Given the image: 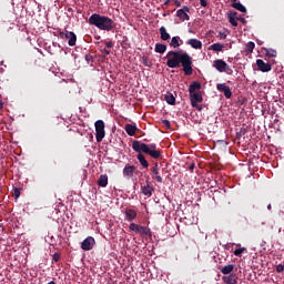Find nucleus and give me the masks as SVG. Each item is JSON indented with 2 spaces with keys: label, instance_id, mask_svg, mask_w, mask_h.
Segmentation results:
<instances>
[{
  "label": "nucleus",
  "instance_id": "obj_2",
  "mask_svg": "<svg viewBox=\"0 0 284 284\" xmlns=\"http://www.w3.org/2000/svg\"><path fill=\"white\" fill-rule=\"evenodd\" d=\"M132 150L138 153V161L144 169H148L149 162L142 152L152 159H160L162 156L161 149H158L156 144H145V142L139 140L132 141Z\"/></svg>",
  "mask_w": 284,
  "mask_h": 284
},
{
  "label": "nucleus",
  "instance_id": "obj_15",
  "mask_svg": "<svg viewBox=\"0 0 284 284\" xmlns=\"http://www.w3.org/2000/svg\"><path fill=\"white\" fill-rule=\"evenodd\" d=\"M186 44H190L191 48L195 49V50H201L203 48V43L201 42V40L192 38L189 39Z\"/></svg>",
  "mask_w": 284,
  "mask_h": 284
},
{
  "label": "nucleus",
  "instance_id": "obj_35",
  "mask_svg": "<svg viewBox=\"0 0 284 284\" xmlns=\"http://www.w3.org/2000/svg\"><path fill=\"white\" fill-rule=\"evenodd\" d=\"M21 196V189L20 187H13V197L19 199Z\"/></svg>",
  "mask_w": 284,
  "mask_h": 284
},
{
  "label": "nucleus",
  "instance_id": "obj_3",
  "mask_svg": "<svg viewBox=\"0 0 284 284\" xmlns=\"http://www.w3.org/2000/svg\"><path fill=\"white\" fill-rule=\"evenodd\" d=\"M89 23L104 31H112L116 27L113 19L105 16H100V13H92L89 18Z\"/></svg>",
  "mask_w": 284,
  "mask_h": 284
},
{
  "label": "nucleus",
  "instance_id": "obj_46",
  "mask_svg": "<svg viewBox=\"0 0 284 284\" xmlns=\"http://www.w3.org/2000/svg\"><path fill=\"white\" fill-rule=\"evenodd\" d=\"M170 2H171V0H164V6L169 7Z\"/></svg>",
  "mask_w": 284,
  "mask_h": 284
},
{
  "label": "nucleus",
  "instance_id": "obj_45",
  "mask_svg": "<svg viewBox=\"0 0 284 284\" xmlns=\"http://www.w3.org/2000/svg\"><path fill=\"white\" fill-rule=\"evenodd\" d=\"M195 169V164L193 163V164H191V165H189V170L190 171H193Z\"/></svg>",
  "mask_w": 284,
  "mask_h": 284
},
{
  "label": "nucleus",
  "instance_id": "obj_24",
  "mask_svg": "<svg viewBox=\"0 0 284 284\" xmlns=\"http://www.w3.org/2000/svg\"><path fill=\"white\" fill-rule=\"evenodd\" d=\"M237 16V12L236 11H233V12H230L229 13V22L232 24V27L236 28L239 27V22L237 20L235 19V17Z\"/></svg>",
  "mask_w": 284,
  "mask_h": 284
},
{
  "label": "nucleus",
  "instance_id": "obj_51",
  "mask_svg": "<svg viewBox=\"0 0 284 284\" xmlns=\"http://www.w3.org/2000/svg\"><path fill=\"white\" fill-rule=\"evenodd\" d=\"M232 1H233V3H236L237 0H232Z\"/></svg>",
  "mask_w": 284,
  "mask_h": 284
},
{
  "label": "nucleus",
  "instance_id": "obj_43",
  "mask_svg": "<svg viewBox=\"0 0 284 284\" xmlns=\"http://www.w3.org/2000/svg\"><path fill=\"white\" fill-rule=\"evenodd\" d=\"M236 20H237V21H241V22L244 23V24L246 23V19L243 18V17H237Z\"/></svg>",
  "mask_w": 284,
  "mask_h": 284
},
{
  "label": "nucleus",
  "instance_id": "obj_49",
  "mask_svg": "<svg viewBox=\"0 0 284 284\" xmlns=\"http://www.w3.org/2000/svg\"><path fill=\"white\" fill-rule=\"evenodd\" d=\"M267 209H268V211H271L272 210V204H268Z\"/></svg>",
  "mask_w": 284,
  "mask_h": 284
},
{
  "label": "nucleus",
  "instance_id": "obj_48",
  "mask_svg": "<svg viewBox=\"0 0 284 284\" xmlns=\"http://www.w3.org/2000/svg\"><path fill=\"white\" fill-rule=\"evenodd\" d=\"M222 39H226V33H221Z\"/></svg>",
  "mask_w": 284,
  "mask_h": 284
},
{
  "label": "nucleus",
  "instance_id": "obj_10",
  "mask_svg": "<svg viewBox=\"0 0 284 284\" xmlns=\"http://www.w3.org/2000/svg\"><path fill=\"white\" fill-rule=\"evenodd\" d=\"M256 67H257V70L262 71V72L272 71V64L265 63L264 60H262V59L256 60Z\"/></svg>",
  "mask_w": 284,
  "mask_h": 284
},
{
  "label": "nucleus",
  "instance_id": "obj_33",
  "mask_svg": "<svg viewBox=\"0 0 284 284\" xmlns=\"http://www.w3.org/2000/svg\"><path fill=\"white\" fill-rule=\"evenodd\" d=\"M129 230H130L131 232L139 233L140 225H138V223L132 222V223L130 224V226H129Z\"/></svg>",
  "mask_w": 284,
  "mask_h": 284
},
{
  "label": "nucleus",
  "instance_id": "obj_16",
  "mask_svg": "<svg viewBox=\"0 0 284 284\" xmlns=\"http://www.w3.org/2000/svg\"><path fill=\"white\" fill-rule=\"evenodd\" d=\"M152 173L154 175L153 179H155V181L158 183H160V184L163 183V178H162V175H160V169H159V164L158 163H155L154 168L152 169Z\"/></svg>",
  "mask_w": 284,
  "mask_h": 284
},
{
  "label": "nucleus",
  "instance_id": "obj_7",
  "mask_svg": "<svg viewBox=\"0 0 284 284\" xmlns=\"http://www.w3.org/2000/svg\"><path fill=\"white\" fill-rule=\"evenodd\" d=\"M190 101H191V106L197 109L199 111H202V106L199 105V103L203 102V95L200 91L190 94Z\"/></svg>",
  "mask_w": 284,
  "mask_h": 284
},
{
  "label": "nucleus",
  "instance_id": "obj_38",
  "mask_svg": "<svg viewBox=\"0 0 284 284\" xmlns=\"http://www.w3.org/2000/svg\"><path fill=\"white\" fill-rule=\"evenodd\" d=\"M276 272L277 273H283L284 272V264H277L276 265Z\"/></svg>",
  "mask_w": 284,
  "mask_h": 284
},
{
  "label": "nucleus",
  "instance_id": "obj_44",
  "mask_svg": "<svg viewBox=\"0 0 284 284\" xmlns=\"http://www.w3.org/2000/svg\"><path fill=\"white\" fill-rule=\"evenodd\" d=\"M174 4H175V7L180 8V7H181L180 0H175V1H174Z\"/></svg>",
  "mask_w": 284,
  "mask_h": 284
},
{
  "label": "nucleus",
  "instance_id": "obj_17",
  "mask_svg": "<svg viewBox=\"0 0 284 284\" xmlns=\"http://www.w3.org/2000/svg\"><path fill=\"white\" fill-rule=\"evenodd\" d=\"M154 192L153 186L150 184V182H146V185L142 186V193L144 196L151 197Z\"/></svg>",
  "mask_w": 284,
  "mask_h": 284
},
{
  "label": "nucleus",
  "instance_id": "obj_26",
  "mask_svg": "<svg viewBox=\"0 0 284 284\" xmlns=\"http://www.w3.org/2000/svg\"><path fill=\"white\" fill-rule=\"evenodd\" d=\"M165 101L170 105H175L176 104V98L172 93L165 94Z\"/></svg>",
  "mask_w": 284,
  "mask_h": 284
},
{
  "label": "nucleus",
  "instance_id": "obj_9",
  "mask_svg": "<svg viewBox=\"0 0 284 284\" xmlns=\"http://www.w3.org/2000/svg\"><path fill=\"white\" fill-rule=\"evenodd\" d=\"M95 243L97 242L93 239V236H87V239L83 240L82 244H81L82 251H91V250H93Z\"/></svg>",
  "mask_w": 284,
  "mask_h": 284
},
{
  "label": "nucleus",
  "instance_id": "obj_39",
  "mask_svg": "<svg viewBox=\"0 0 284 284\" xmlns=\"http://www.w3.org/2000/svg\"><path fill=\"white\" fill-rule=\"evenodd\" d=\"M105 47L108 49H112V48H114V43L112 41L105 42Z\"/></svg>",
  "mask_w": 284,
  "mask_h": 284
},
{
  "label": "nucleus",
  "instance_id": "obj_42",
  "mask_svg": "<svg viewBox=\"0 0 284 284\" xmlns=\"http://www.w3.org/2000/svg\"><path fill=\"white\" fill-rule=\"evenodd\" d=\"M103 54H106V55H110L111 54V51L110 50H106V49H101L100 50Z\"/></svg>",
  "mask_w": 284,
  "mask_h": 284
},
{
  "label": "nucleus",
  "instance_id": "obj_47",
  "mask_svg": "<svg viewBox=\"0 0 284 284\" xmlns=\"http://www.w3.org/2000/svg\"><path fill=\"white\" fill-rule=\"evenodd\" d=\"M3 106H4V103L3 101L0 100V110L3 109Z\"/></svg>",
  "mask_w": 284,
  "mask_h": 284
},
{
  "label": "nucleus",
  "instance_id": "obj_23",
  "mask_svg": "<svg viewBox=\"0 0 284 284\" xmlns=\"http://www.w3.org/2000/svg\"><path fill=\"white\" fill-rule=\"evenodd\" d=\"M139 234H141V236L152 237L151 229H149L146 226L139 225Z\"/></svg>",
  "mask_w": 284,
  "mask_h": 284
},
{
  "label": "nucleus",
  "instance_id": "obj_37",
  "mask_svg": "<svg viewBox=\"0 0 284 284\" xmlns=\"http://www.w3.org/2000/svg\"><path fill=\"white\" fill-rule=\"evenodd\" d=\"M60 260H61V254H60V253H54V254H53V261H54L55 263H59Z\"/></svg>",
  "mask_w": 284,
  "mask_h": 284
},
{
  "label": "nucleus",
  "instance_id": "obj_22",
  "mask_svg": "<svg viewBox=\"0 0 284 284\" xmlns=\"http://www.w3.org/2000/svg\"><path fill=\"white\" fill-rule=\"evenodd\" d=\"M160 38L162 41H169L171 38L164 26L160 27Z\"/></svg>",
  "mask_w": 284,
  "mask_h": 284
},
{
  "label": "nucleus",
  "instance_id": "obj_5",
  "mask_svg": "<svg viewBox=\"0 0 284 284\" xmlns=\"http://www.w3.org/2000/svg\"><path fill=\"white\" fill-rule=\"evenodd\" d=\"M59 38L61 39H68V44L70 47H74L77 44L78 41V37L75 36V33L73 31H60L59 32Z\"/></svg>",
  "mask_w": 284,
  "mask_h": 284
},
{
  "label": "nucleus",
  "instance_id": "obj_19",
  "mask_svg": "<svg viewBox=\"0 0 284 284\" xmlns=\"http://www.w3.org/2000/svg\"><path fill=\"white\" fill-rule=\"evenodd\" d=\"M138 216L136 211H134V209H126L125 211V219L126 221H133L135 220Z\"/></svg>",
  "mask_w": 284,
  "mask_h": 284
},
{
  "label": "nucleus",
  "instance_id": "obj_6",
  "mask_svg": "<svg viewBox=\"0 0 284 284\" xmlns=\"http://www.w3.org/2000/svg\"><path fill=\"white\" fill-rule=\"evenodd\" d=\"M213 68L220 72H225L226 74H232L233 72L231 67L222 59L214 60Z\"/></svg>",
  "mask_w": 284,
  "mask_h": 284
},
{
  "label": "nucleus",
  "instance_id": "obj_34",
  "mask_svg": "<svg viewBox=\"0 0 284 284\" xmlns=\"http://www.w3.org/2000/svg\"><path fill=\"white\" fill-rule=\"evenodd\" d=\"M245 251H246L245 247L235 248L234 252H233V254H234V256L241 257L242 254H243Z\"/></svg>",
  "mask_w": 284,
  "mask_h": 284
},
{
  "label": "nucleus",
  "instance_id": "obj_11",
  "mask_svg": "<svg viewBox=\"0 0 284 284\" xmlns=\"http://www.w3.org/2000/svg\"><path fill=\"white\" fill-rule=\"evenodd\" d=\"M216 88H217V91L223 92V94H224V97H225L226 99L232 98V90H231V88H230L229 85H226L225 83H219V84L216 85Z\"/></svg>",
  "mask_w": 284,
  "mask_h": 284
},
{
  "label": "nucleus",
  "instance_id": "obj_1",
  "mask_svg": "<svg viewBox=\"0 0 284 284\" xmlns=\"http://www.w3.org/2000/svg\"><path fill=\"white\" fill-rule=\"evenodd\" d=\"M166 65L170 69H179L181 64L185 75L190 77L193 73L192 57L187 52L183 51H169L166 53Z\"/></svg>",
  "mask_w": 284,
  "mask_h": 284
},
{
  "label": "nucleus",
  "instance_id": "obj_25",
  "mask_svg": "<svg viewBox=\"0 0 284 284\" xmlns=\"http://www.w3.org/2000/svg\"><path fill=\"white\" fill-rule=\"evenodd\" d=\"M98 185L102 187L108 186V175L106 174H101L100 178L98 179Z\"/></svg>",
  "mask_w": 284,
  "mask_h": 284
},
{
  "label": "nucleus",
  "instance_id": "obj_30",
  "mask_svg": "<svg viewBox=\"0 0 284 284\" xmlns=\"http://www.w3.org/2000/svg\"><path fill=\"white\" fill-rule=\"evenodd\" d=\"M224 48V44L221 43H214L210 47V50L215 51V52H221Z\"/></svg>",
  "mask_w": 284,
  "mask_h": 284
},
{
  "label": "nucleus",
  "instance_id": "obj_8",
  "mask_svg": "<svg viewBox=\"0 0 284 284\" xmlns=\"http://www.w3.org/2000/svg\"><path fill=\"white\" fill-rule=\"evenodd\" d=\"M190 7L187 6H183V9H179L176 12V17L181 20V21H190Z\"/></svg>",
  "mask_w": 284,
  "mask_h": 284
},
{
  "label": "nucleus",
  "instance_id": "obj_27",
  "mask_svg": "<svg viewBox=\"0 0 284 284\" xmlns=\"http://www.w3.org/2000/svg\"><path fill=\"white\" fill-rule=\"evenodd\" d=\"M166 49H168V45H165L163 43H156L155 44V52H158L159 54H164Z\"/></svg>",
  "mask_w": 284,
  "mask_h": 284
},
{
  "label": "nucleus",
  "instance_id": "obj_18",
  "mask_svg": "<svg viewBox=\"0 0 284 284\" xmlns=\"http://www.w3.org/2000/svg\"><path fill=\"white\" fill-rule=\"evenodd\" d=\"M124 130L126 131V134L129 136H135L136 135L138 126L135 124H126L124 126Z\"/></svg>",
  "mask_w": 284,
  "mask_h": 284
},
{
  "label": "nucleus",
  "instance_id": "obj_41",
  "mask_svg": "<svg viewBox=\"0 0 284 284\" xmlns=\"http://www.w3.org/2000/svg\"><path fill=\"white\" fill-rule=\"evenodd\" d=\"M85 61H87L88 63L93 62V57H92V55H85Z\"/></svg>",
  "mask_w": 284,
  "mask_h": 284
},
{
  "label": "nucleus",
  "instance_id": "obj_40",
  "mask_svg": "<svg viewBox=\"0 0 284 284\" xmlns=\"http://www.w3.org/2000/svg\"><path fill=\"white\" fill-rule=\"evenodd\" d=\"M200 4H201V7L206 8L207 7V0H200Z\"/></svg>",
  "mask_w": 284,
  "mask_h": 284
},
{
  "label": "nucleus",
  "instance_id": "obj_50",
  "mask_svg": "<svg viewBox=\"0 0 284 284\" xmlns=\"http://www.w3.org/2000/svg\"><path fill=\"white\" fill-rule=\"evenodd\" d=\"M47 284H57L54 281H51V282H49V283H47Z\"/></svg>",
  "mask_w": 284,
  "mask_h": 284
},
{
  "label": "nucleus",
  "instance_id": "obj_28",
  "mask_svg": "<svg viewBox=\"0 0 284 284\" xmlns=\"http://www.w3.org/2000/svg\"><path fill=\"white\" fill-rule=\"evenodd\" d=\"M180 37H173V38H171V43H170V45H171V48H173V49H178V48H180Z\"/></svg>",
  "mask_w": 284,
  "mask_h": 284
},
{
  "label": "nucleus",
  "instance_id": "obj_32",
  "mask_svg": "<svg viewBox=\"0 0 284 284\" xmlns=\"http://www.w3.org/2000/svg\"><path fill=\"white\" fill-rule=\"evenodd\" d=\"M265 54H266V57H268V58H276V57H277V51H276V50H273V49L265 50Z\"/></svg>",
  "mask_w": 284,
  "mask_h": 284
},
{
  "label": "nucleus",
  "instance_id": "obj_14",
  "mask_svg": "<svg viewBox=\"0 0 284 284\" xmlns=\"http://www.w3.org/2000/svg\"><path fill=\"white\" fill-rule=\"evenodd\" d=\"M201 89L202 84L199 83V81H192L191 84L189 85V95L200 92Z\"/></svg>",
  "mask_w": 284,
  "mask_h": 284
},
{
  "label": "nucleus",
  "instance_id": "obj_20",
  "mask_svg": "<svg viewBox=\"0 0 284 284\" xmlns=\"http://www.w3.org/2000/svg\"><path fill=\"white\" fill-rule=\"evenodd\" d=\"M235 264H227L226 266H223L221 268V273L225 276H230L232 272L234 271Z\"/></svg>",
  "mask_w": 284,
  "mask_h": 284
},
{
  "label": "nucleus",
  "instance_id": "obj_29",
  "mask_svg": "<svg viewBox=\"0 0 284 284\" xmlns=\"http://www.w3.org/2000/svg\"><path fill=\"white\" fill-rule=\"evenodd\" d=\"M233 8L241 11V13H246V8L241 2H234Z\"/></svg>",
  "mask_w": 284,
  "mask_h": 284
},
{
  "label": "nucleus",
  "instance_id": "obj_12",
  "mask_svg": "<svg viewBox=\"0 0 284 284\" xmlns=\"http://www.w3.org/2000/svg\"><path fill=\"white\" fill-rule=\"evenodd\" d=\"M222 281L224 284H239V275L237 274H230L222 276Z\"/></svg>",
  "mask_w": 284,
  "mask_h": 284
},
{
  "label": "nucleus",
  "instance_id": "obj_36",
  "mask_svg": "<svg viewBox=\"0 0 284 284\" xmlns=\"http://www.w3.org/2000/svg\"><path fill=\"white\" fill-rule=\"evenodd\" d=\"M162 124L165 125L168 130H171V122L170 120H162Z\"/></svg>",
  "mask_w": 284,
  "mask_h": 284
},
{
  "label": "nucleus",
  "instance_id": "obj_21",
  "mask_svg": "<svg viewBox=\"0 0 284 284\" xmlns=\"http://www.w3.org/2000/svg\"><path fill=\"white\" fill-rule=\"evenodd\" d=\"M254 48H255V43L254 42H248L245 44V50L243 51V54L245 57H248L250 54L253 53L254 51Z\"/></svg>",
  "mask_w": 284,
  "mask_h": 284
},
{
  "label": "nucleus",
  "instance_id": "obj_31",
  "mask_svg": "<svg viewBox=\"0 0 284 284\" xmlns=\"http://www.w3.org/2000/svg\"><path fill=\"white\" fill-rule=\"evenodd\" d=\"M141 61H142V63L145 65V68H152V65H153L152 60L149 59V58L145 57V55L141 58Z\"/></svg>",
  "mask_w": 284,
  "mask_h": 284
},
{
  "label": "nucleus",
  "instance_id": "obj_4",
  "mask_svg": "<svg viewBox=\"0 0 284 284\" xmlns=\"http://www.w3.org/2000/svg\"><path fill=\"white\" fill-rule=\"evenodd\" d=\"M95 139L98 143H101L105 138V124L102 120L95 121Z\"/></svg>",
  "mask_w": 284,
  "mask_h": 284
},
{
  "label": "nucleus",
  "instance_id": "obj_13",
  "mask_svg": "<svg viewBox=\"0 0 284 284\" xmlns=\"http://www.w3.org/2000/svg\"><path fill=\"white\" fill-rule=\"evenodd\" d=\"M135 171H136V166L125 165V168L123 169V176L126 179H131L134 176Z\"/></svg>",
  "mask_w": 284,
  "mask_h": 284
}]
</instances>
